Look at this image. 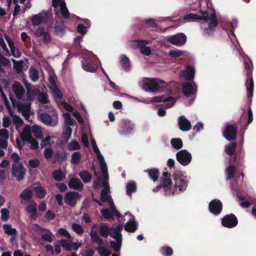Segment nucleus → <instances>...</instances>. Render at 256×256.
Masks as SVG:
<instances>
[{
	"instance_id": "1",
	"label": "nucleus",
	"mask_w": 256,
	"mask_h": 256,
	"mask_svg": "<svg viewBox=\"0 0 256 256\" xmlns=\"http://www.w3.org/2000/svg\"><path fill=\"white\" fill-rule=\"evenodd\" d=\"M98 224H94L90 228V235L92 241L98 245L96 250L101 256H110L111 254V252L106 248L102 246L104 244V240L98 234Z\"/></svg>"
},
{
	"instance_id": "2",
	"label": "nucleus",
	"mask_w": 256,
	"mask_h": 256,
	"mask_svg": "<svg viewBox=\"0 0 256 256\" xmlns=\"http://www.w3.org/2000/svg\"><path fill=\"white\" fill-rule=\"evenodd\" d=\"M244 66L245 70L247 71V80L246 82V86L247 90V96L250 100V104L252 102V98L253 96V92L254 88V82L252 78V62L250 64L244 60Z\"/></svg>"
},
{
	"instance_id": "3",
	"label": "nucleus",
	"mask_w": 256,
	"mask_h": 256,
	"mask_svg": "<svg viewBox=\"0 0 256 256\" xmlns=\"http://www.w3.org/2000/svg\"><path fill=\"white\" fill-rule=\"evenodd\" d=\"M165 84L164 81L159 79L146 78L143 83V88L146 91L154 92L160 88V84Z\"/></svg>"
},
{
	"instance_id": "4",
	"label": "nucleus",
	"mask_w": 256,
	"mask_h": 256,
	"mask_svg": "<svg viewBox=\"0 0 256 256\" xmlns=\"http://www.w3.org/2000/svg\"><path fill=\"white\" fill-rule=\"evenodd\" d=\"M82 66L84 70L92 72H96L98 68L93 56H84L82 60Z\"/></svg>"
},
{
	"instance_id": "5",
	"label": "nucleus",
	"mask_w": 256,
	"mask_h": 256,
	"mask_svg": "<svg viewBox=\"0 0 256 256\" xmlns=\"http://www.w3.org/2000/svg\"><path fill=\"white\" fill-rule=\"evenodd\" d=\"M173 178L174 182V188L176 190L178 188L180 192H182L186 189L188 182L182 174L174 173Z\"/></svg>"
},
{
	"instance_id": "6",
	"label": "nucleus",
	"mask_w": 256,
	"mask_h": 256,
	"mask_svg": "<svg viewBox=\"0 0 256 256\" xmlns=\"http://www.w3.org/2000/svg\"><path fill=\"white\" fill-rule=\"evenodd\" d=\"M218 24L216 14L215 13L211 14V20L208 22V27L204 30L203 35L204 36H213Z\"/></svg>"
},
{
	"instance_id": "7",
	"label": "nucleus",
	"mask_w": 256,
	"mask_h": 256,
	"mask_svg": "<svg viewBox=\"0 0 256 256\" xmlns=\"http://www.w3.org/2000/svg\"><path fill=\"white\" fill-rule=\"evenodd\" d=\"M238 129V126L235 124L226 125L223 132L224 138L228 141L236 140V138Z\"/></svg>"
},
{
	"instance_id": "8",
	"label": "nucleus",
	"mask_w": 256,
	"mask_h": 256,
	"mask_svg": "<svg viewBox=\"0 0 256 256\" xmlns=\"http://www.w3.org/2000/svg\"><path fill=\"white\" fill-rule=\"evenodd\" d=\"M178 162L183 166H188L192 161V154L186 150H182L176 154Z\"/></svg>"
},
{
	"instance_id": "9",
	"label": "nucleus",
	"mask_w": 256,
	"mask_h": 256,
	"mask_svg": "<svg viewBox=\"0 0 256 256\" xmlns=\"http://www.w3.org/2000/svg\"><path fill=\"white\" fill-rule=\"evenodd\" d=\"M186 36L185 34L182 32L178 33L172 35L167 38V42L176 46H182L186 42Z\"/></svg>"
},
{
	"instance_id": "10",
	"label": "nucleus",
	"mask_w": 256,
	"mask_h": 256,
	"mask_svg": "<svg viewBox=\"0 0 256 256\" xmlns=\"http://www.w3.org/2000/svg\"><path fill=\"white\" fill-rule=\"evenodd\" d=\"M49 20L48 14L46 12H44L36 14H34L32 17V24L33 26H39L41 24H46Z\"/></svg>"
},
{
	"instance_id": "11",
	"label": "nucleus",
	"mask_w": 256,
	"mask_h": 256,
	"mask_svg": "<svg viewBox=\"0 0 256 256\" xmlns=\"http://www.w3.org/2000/svg\"><path fill=\"white\" fill-rule=\"evenodd\" d=\"M238 224V218L233 214H226L222 218V224L225 228H232L236 226Z\"/></svg>"
},
{
	"instance_id": "12",
	"label": "nucleus",
	"mask_w": 256,
	"mask_h": 256,
	"mask_svg": "<svg viewBox=\"0 0 256 256\" xmlns=\"http://www.w3.org/2000/svg\"><path fill=\"white\" fill-rule=\"evenodd\" d=\"M80 198L81 195L78 192H70L66 194L64 202L66 204L74 207L76 205L77 200Z\"/></svg>"
},
{
	"instance_id": "13",
	"label": "nucleus",
	"mask_w": 256,
	"mask_h": 256,
	"mask_svg": "<svg viewBox=\"0 0 256 256\" xmlns=\"http://www.w3.org/2000/svg\"><path fill=\"white\" fill-rule=\"evenodd\" d=\"M26 172V170L22 164L12 165V175L16 178L18 181L20 182L24 178Z\"/></svg>"
},
{
	"instance_id": "14",
	"label": "nucleus",
	"mask_w": 256,
	"mask_h": 256,
	"mask_svg": "<svg viewBox=\"0 0 256 256\" xmlns=\"http://www.w3.org/2000/svg\"><path fill=\"white\" fill-rule=\"evenodd\" d=\"M210 212L216 216L218 215L222 210V204L218 199H214L211 200L208 204Z\"/></svg>"
},
{
	"instance_id": "15",
	"label": "nucleus",
	"mask_w": 256,
	"mask_h": 256,
	"mask_svg": "<svg viewBox=\"0 0 256 256\" xmlns=\"http://www.w3.org/2000/svg\"><path fill=\"white\" fill-rule=\"evenodd\" d=\"M59 242L63 249L68 252L72 250H76L82 246L80 243L72 242L69 240L61 239Z\"/></svg>"
},
{
	"instance_id": "16",
	"label": "nucleus",
	"mask_w": 256,
	"mask_h": 256,
	"mask_svg": "<svg viewBox=\"0 0 256 256\" xmlns=\"http://www.w3.org/2000/svg\"><path fill=\"white\" fill-rule=\"evenodd\" d=\"M120 127L121 134L124 135H128L134 130V125L129 120H122L121 122Z\"/></svg>"
},
{
	"instance_id": "17",
	"label": "nucleus",
	"mask_w": 256,
	"mask_h": 256,
	"mask_svg": "<svg viewBox=\"0 0 256 256\" xmlns=\"http://www.w3.org/2000/svg\"><path fill=\"white\" fill-rule=\"evenodd\" d=\"M12 90L18 100H22L25 94L22 85L18 81H15L12 85Z\"/></svg>"
},
{
	"instance_id": "18",
	"label": "nucleus",
	"mask_w": 256,
	"mask_h": 256,
	"mask_svg": "<svg viewBox=\"0 0 256 256\" xmlns=\"http://www.w3.org/2000/svg\"><path fill=\"white\" fill-rule=\"evenodd\" d=\"M178 125L180 130L182 132H188L192 128L190 122L183 116L178 118Z\"/></svg>"
},
{
	"instance_id": "19",
	"label": "nucleus",
	"mask_w": 256,
	"mask_h": 256,
	"mask_svg": "<svg viewBox=\"0 0 256 256\" xmlns=\"http://www.w3.org/2000/svg\"><path fill=\"white\" fill-rule=\"evenodd\" d=\"M122 229V226L120 224H113L110 228V236L114 238L116 241H118V239L120 240L122 239V234L120 233Z\"/></svg>"
},
{
	"instance_id": "20",
	"label": "nucleus",
	"mask_w": 256,
	"mask_h": 256,
	"mask_svg": "<svg viewBox=\"0 0 256 256\" xmlns=\"http://www.w3.org/2000/svg\"><path fill=\"white\" fill-rule=\"evenodd\" d=\"M68 186L70 188L82 191L84 188V184L78 178H72L70 179Z\"/></svg>"
},
{
	"instance_id": "21",
	"label": "nucleus",
	"mask_w": 256,
	"mask_h": 256,
	"mask_svg": "<svg viewBox=\"0 0 256 256\" xmlns=\"http://www.w3.org/2000/svg\"><path fill=\"white\" fill-rule=\"evenodd\" d=\"M35 226L38 227L40 230V232H46L47 233L46 234H43L41 236V238L42 240L44 242H52V232L49 229H47L46 228H42L38 224H35Z\"/></svg>"
},
{
	"instance_id": "22",
	"label": "nucleus",
	"mask_w": 256,
	"mask_h": 256,
	"mask_svg": "<svg viewBox=\"0 0 256 256\" xmlns=\"http://www.w3.org/2000/svg\"><path fill=\"white\" fill-rule=\"evenodd\" d=\"M195 70L192 66L189 65L186 67V69L182 72V76L188 80H192L194 76Z\"/></svg>"
},
{
	"instance_id": "23",
	"label": "nucleus",
	"mask_w": 256,
	"mask_h": 256,
	"mask_svg": "<svg viewBox=\"0 0 256 256\" xmlns=\"http://www.w3.org/2000/svg\"><path fill=\"white\" fill-rule=\"evenodd\" d=\"M182 92L186 97H190L194 94V90L192 84L186 82L182 84Z\"/></svg>"
},
{
	"instance_id": "24",
	"label": "nucleus",
	"mask_w": 256,
	"mask_h": 256,
	"mask_svg": "<svg viewBox=\"0 0 256 256\" xmlns=\"http://www.w3.org/2000/svg\"><path fill=\"white\" fill-rule=\"evenodd\" d=\"M26 210L30 214V218L32 220H35L38 218V210L35 206L32 204L27 205Z\"/></svg>"
},
{
	"instance_id": "25",
	"label": "nucleus",
	"mask_w": 256,
	"mask_h": 256,
	"mask_svg": "<svg viewBox=\"0 0 256 256\" xmlns=\"http://www.w3.org/2000/svg\"><path fill=\"white\" fill-rule=\"evenodd\" d=\"M170 174L168 172H165L162 173V176L161 178L162 180V186L164 189L167 188L168 187L170 186L172 183L170 178Z\"/></svg>"
},
{
	"instance_id": "26",
	"label": "nucleus",
	"mask_w": 256,
	"mask_h": 256,
	"mask_svg": "<svg viewBox=\"0 0 256 256\" xmlns=\"http://www.w3.org/2000/svg\"><path fill=\"white\" fill-rule=\"evenodd\" d=\"M144 172L148 174L150 178L152 179L154 182H155L158 180L160 174L158 169L156 168L147 169L144 170Z\"/></svg>"
},
{
	"instance_id": "27",
	"label": "nucleus",
	"mask_w": 256,
	"mask_h": 256,
	"mask_svg": "<svg viewBox=\"0 0 256 256\" xmlns=\"http://www.w3.org/2000/svg\"><path fill=\"white\" fill-rule=\"evenodd\" d=\"M20 137L23 141H27L29 138H32L29 125L27 124L24 127L22 132L20 134Z\"/></svg>"
},
{
	"instance_id": "28",
	"label": "nucleus",
	"mask_w": 256,
	"mask_h": 256,
	"mask_svg": "<svg viewBox=\"0 0 256 256\" xmlns=\"http://www.w3.org/2000/svg\"><path fill=\"white\" fill-rule=\"evenodd\" d=\"M32 196V191L28 188L24 189L20 194V197L22 200L27 202L30 201Z\"/></svg>"
},
{
	"instance_id": "29",
	"label": "nucleus",
	"mask_w": 256,
	"mask_h": 256,
	"mask_svg": "<svg viewBox=\"0 0 256 256\" xmlns=\"http://www.w3.org/2000/svg\"><path fill=\"white\" fill-rule=\"evenodd\" d=\"M138 229V224L134 220H130L124 226L125 230L130 232H134Z\"/></svg>"
},
{
	"instance_id": "30",
	"label": "nucleus",
	"mask_w": 256,
	"mask_h": 256,
	"mask_svg": "<svg viewBox=\"0 0 256 256\" xmlns=\"http://www.w3.org/2000/svg\"><path fill=\"white\" fill-rule=\"evenodd\" d=\"M150 44V42L147 40H132L130 43V46L133 49L140 48L142 45H146Z\"/></svg>"
},
{
	"instance_id": "31",
	"label": "nucleus",
	"mask_w": 256,
	"mask_h": 256,
	"mask_svg": "<svg viewBox=\"0 0 256 256\" xmlns=\"http://www.w3.org/2000/svg\"><path fill=\"white\" fill-rule=\"evenodd\" d=\"M236 142H232L226 146L224 148L225 152L230 156H233L236 150Z\"/></svg>"
},
{
	"instance_id": "32",
	"label": "nucleus",
	"mask_w": 256,
	"mask_h": 256,
	"mask_svg": "<svg viewBox=\"0 0 256 256\" xmlns=\"http://www.w3.org/2000/svg\"><path fill=\"white\" fill-rule=\"evenodd\" d=\"M98 228H100V234L102 238H106L110 236V228L108 226L107 224H103L100 226H98Z\"/></svg>"
},
{
	"instance_id": "33",
	"label": "nucleus",
	"mask_w": 256,
	"mask_h": 256,
	"mask_svg": "<svg viewBox=\"0 0 256 256\" xmlns=\"http://www.w3.org/2000/svg\"><path fill=\"white\" fill-rule=\"evenodd\" d=\"M78 176L84 183H88L92 178V175L87 170H82L78 173Z\"/></svg>"
},
{
	"instance_id": "34",
	"label": "nucleus",
	"mask_w": 256,
	"mask_h": 256,
	"mask_svg": "<svg viewBox=\"0 0 256 256\" xmlns=\"http://www.w3.org/2000/svg\"><path fill=\"white\" fill-rule=\"evenodd\" d=\"M66 26H65L63 24H60L58 22H56L54 26V32L58 36L63 35L66 32Z\"/></svg>"
},
{
	"instance_id": "35",
	"label": "nucleus",
	"mask_w": 256,
	"mask_h": 256,
	"mask_svg": "<svg viewBox=\"0 0 256 256\" xmlns=\"http://www.w3.org/2000/svg\"><path fill=\"white\" fill-rule=\"evenodd\" d=\"M40 119L41 121L47 126H51L52 119V116L46 112H44L40 114Z\"/></svg>"
},
{
	"instance_id": "36",
	"label": "nucleus",
	"mask_w": 256,
	"mask_h": 256,
	"mask_svg": "<svg viewBox=\"0 0 256 256\" xmlns=\"http://www.w3.org/2000/svg\"><path fill=\"white\" fill-rule=\"evenodd\" d=\"M52 176L56 180L61 181L65 178L66 174L62 170H56L53 171Z\"/></svg>"
},
{
	"instance_id": "37",
	"label": "nucleus",
	"mask_w": 256,
	"mask_h": 256,
	"mask_svg": "<svg viewBox=\"0 0 256 256\" xmlns=\"http://www.w3.org/2000/svg\"><path fill=\"white\" fill-rule=\"evenodd\" d=\"M33 189L36 194L38 198L42 199L46 196V192L45 188L41 186H38L34 187Z\"/></svg>"
},
{
	"instance_id": "38",
	"label": "nucleus",
	"mask_w": 256,
	"mask_h": 256,
	"mask_svg": "<svg viewBox=\"0 0 256 256\" xmlns=\"http://www.w3.org/2000/svg\"><path fill=\"white\" fill-rule=\"evenodd\" d=\"M110 192L108 189L102 190L100 192V200L102 202H109L110 200H112L111 196L108 194Z\"/></svg>"
},
{
	"instance_id": "39",
	"label": "nucleus",
	"mask_w": 256,
	"mask_h": 256,
	"mask_svg": "<svg viewBox=\"0 0 256 256\" xmlns=\"http://www.w3.org/2000/svg\"><path fill=\"white\" fill-rule=\"evenodd\" d=\"M126 193L128 196H131L132 193L136 190V186L134 182H128L126 186Z\"/></svg>"
},
{
	"instance_id": "40",
	"label": "nucleus",
	"mask_w": 256,
	"mask_h": 256,
	"mask_svg": "<svg viewBox=\"0 0 256 256\" xmlns=\"http://www.w3.org/2000/svg\"><path fill=\"white\" fill-rule=\"evenodd\" d=\"M172 146L176 150L180 149L183 146L182 140L180 138H173L170 140Z\"/></svg>"
},
{
	"instance_id": "41",
	"label": "nucleus",
	"mask_w": 256,
	"mask_h": 256,
	"mask_svg": "<svg viewBox=\"0 0 256 256\" xmlns=\"http://www.w3.org/2000/svg\"><path fill=\"white\" fill-rule=\"evenodd\" d=\"M3 229L4 232L10 236L14 235L17 233V230L15 228H12L10 224H5L3 226Z\"/></svg>"
},
{
	"instance_id": "42",
	"label": "nucleus",
	"mask_w": 256,
	"mask_h": 256,
	"mask_svg": "<svg viewBox=\"0 0 256 256\" xmlns=\"http://www.w3.org/2000/svg\"><path fill=\"white\" fill-rule=\"evenodd\" d=\"M235 170V166L232 165H230L226 168V174L227 180H230L234 177Z\"/></svg>"
},
{
	"instance_id": "43",
	"label": "nucleus",
	"mask_w": 256,
	"mask_h": 256,
	"mask_svg": "<svg viewBox=\"0 0 256 256\" xmlns=\"http://www.w3.org/2000/svg\"><path fill=\"white\" fill-rule=\"evenodd\" d=\"M82 158V154L79 152H74L72 155L70 162L73 164H78Z\"/></svg>"
},
{
	"instance_id": "44",
	"label": "nucleus",
	"mask_w": 256,
	"mask_h": 256,
	"mask_svg": "<svg viewBox=\"0 0 256 256\" xmlns=\"http://www.w3.org/2000/svg\"><path fill=\"white\" fill-rule=\"evenodd\" d=\"M120 63L123 68L127 70L130 68V60L126 55H122Z\"/></svg>"
},
{
	"instance_id": "45",
	"label": "nucleus",
	"mask_w": 256,
	"mask_h": 256,
	"mask_svg": "<svg viewBox=\"0 0 256 256\" xmlns=\"http://www.w3.org/2000/svg\"><path fill=\"white\" fill-rule=\"evenodd\" d=\"M153 101L154 102H175L174 98L172 96H168L164 98L162 96H158L153 98Z\"/></svg>"
},
{
	"instance_id": "46",
	"label": "nucleus",
	"mask_w": 256,
	"mask_h": 256,
	"mask_svg": "<svg viewBox=\"0 0 256 256\" xmlns=\"http://www.w3.org/2000/svg\"><path fill=\"white\" fill-rule=\"evenodd\" d=\"M32 130L34 136L36 138H40L42 136V132L40 128L38 125H34L32 128Z\"/></svg>"
},
{
	"instance_id": "47",
	"label": "nucleus",
	"mask_w": 256,
	"mask_h": 256,
	"mask_svg": "<svg viewBox=\"0 0 256 256\" xmlns=\"http://www.w3.org/2000/svg\"><path fill=\"white\" fill-rule=\"evenodd\" d=\"M56 157L58 162L65 161L67 158V154L64 151L57 152L56 154Z\"/></svg>"
},
{
	"instance_id": "48",
	"label": "nucleus",
	"mask_w": 256,
	"mask_h": 256,
	"mask_svg": "<svg viewBox=\"0 0 256 256\" xmlns=\"http://www.w3.org/2000/svg\"><path fill=\"white\" fill-rule=\"evenodd\" d=\"M202 16L198 15V20H204L206 22H210L211 20V15L210 16L207 11H200Z\"/></svg>"
},
{
	"instance_id": "49",
	"label": "nucleus",
	"mask_w": 256,
	"mask_h": 256,
	"mask_svg": "<svg viewBox=\"0 0 256 256\" xmlns=\"http://www.w3.org/2000/svg\"><path fill=\"white\" fill-rule=\"evenodd\" d=\"M160 252L163 256H172L173 254V250L170 246H163Z\"/></svg>"
},
{
	"instance_id": "50",
	"label": "nucleus",
	"mask_w": 256,
	"mask_h": 256,
	"mask_svg": "<svg viewBox=\"0 0 256 256\" xmlns=\"http://www.w3.org/2000/svg\"><path fill=\"white\" fill-rule=\"evenodd\" d=\"M116 242L115 241H114V240H112L110 242V246L114 248V250L118 252H119L120 250V247H121V244H122V239H120V240H118V241H116Z\"/></svg>"
},
{
	"instance_id": "51",
	"label": "nucleus",
	"mask_w": 256,
	"mask_h": 256,
	"mask_svg": "<svg viewBox=\"0 0 256 256\" xmlns=\"http://www.w3.org/2000/svg\"><path fill=\"white\" fill-rule=\"evenodd\" d=\"M184 20L188 22L198 21V15L192 13H190L185 15L183 18Z\"/></svg>"
},
{
	"instance_id": "52",
	"label": "nucleus",
	"mask_w": 256,
	"mask_h": 256,
	"mask_svg": "<svg viewBox=\"0 0 256 256\" xmlns=\"http://www.w3.org/2000/svg\"><path fill=\"white\" fill-rule=\"evenodd\" d=\"M38 99L40 102L42 104L48 103V94L45 92H40Z\"/></svg>"
},
{
	"instance_id": "53",
	"label": "nucleus",
	"mask_w": 256,
	"mask_h": 256,
	"mask_svg": "<svg viewBox=\"0 0 256 256\" xmlns=\"http://www.w3.org/2000/svg\"><path fill=\"white\" fill-rule=\"evenodd\" d=\"M66 124L68 126H72L76 123L75 120L72 118L69 112H66L64 114Z\"/></svg>"
},
{
	"instance_id": "54",
	"label": "nucleus",
	"mask_w": 256,
	"mask_h": 256,
	"mask_svg": "<svg viewBox=\"0 0 256 256\" xmlns=\"http://www.w3.org/2000/svg\"><path fill=\"white\" fill-rule=\"evenodd\" d=\"M80 148V145L78 142L76 140H72L68 144V150H78Z\"/></svg>"
},
{
	"instance_id": "55",
	"label": "nucleus",
	"mask_w": 256,
	"mask_h": 256,
	"mask_svg": "<svg viewBox=\"0 0 256 256\" xmlns=\"http://www.w3.org/2000/svg\"><path fill=\"white\" fill-rule=\"evenodd\" d=\"M100 212L105 218L114 220L113 214L108 209H102L100 210Z\"/></svg>"
},
{
	"instance_id": "56",
	"label": "nucleus",
	"mask_w": 256,
	"mask_h": 256,
	"mask_svg": "<svg viewBox=\"0 0 256 256\" xmlns=\"http://www.w3.org/2000/svg\"><path fill=\"white\" fill-rule=\"evenodd\" d=\"M72 230L78 234H82L84 232V230L82 227L78 224H72Z\"/></svg>"
},
{
	"instance_id": "57",
	"label": "nucleus",
	"mask_w": 256,
	"mask_h": 256,
	"mask_svg": "<svg viewBox=\"0 0 256 256\" xmlns=\"http://www.w3.org/2000/svg\"><path fill=\"white\" fill-rule=\"evenodd\" d=\"M12 62L14 63V68L18 72H20L22 70V68L23 67V61L19 60L16 61L15 60L12 59Z\"/></svg>"
},
{
	"instance_id": "58",
	"label": "nucleus",
	"mask_w": 256,
	"mask_h": 256,
	"mask_svg": "<svg viewBox=\"0 0 256 256\" xmlns=\"http://www.w3.org/2000/svg\"><path fill=\"white\" fill-rule=\"evenodd\" d=\"M1 220L2 221L6 222L9 218L10 212L9 210L6 208H2L1 210Z\"/></svg>"
},
{
	"instance_id": "59",
	"label": "nucleus",
	"mask_w": 256,
	"mask_h": 256,
	"mask_svg": "<svg viewBox=\"0 0 256 256\" xmlns=\"http://www.w3.org/2000/svg\"><path fill=\"white\" fill-rule=\"evenodd\" d=\"M12 116L13 122L16 126H20L23 124L24 122L18 116L12 115Z\"/></svg>"
},
{
	"instance_id": "60",
	"label": "nucleus",
	"mask_w": 256,
	"mask_h": 256,
	"mask_svg": "<svg viewBox=\"0 0 256 256\" xmlns=\"http://www.w3.org/2000/svg\"><path fill=\"white\" fill-rule=\"evenodd\" d=\"M100 169L102 170V172L104 174V178L108 180V168L105 162L100 164Z\"/></svg>"
},
{
	"instance_id": "61",
	"label": "nucleus",
	"mask_w": 256,
	"mask_h": 256,
	"mask_svg": "<svg viewBox=\"0 0 256 256\" xmlns=\"http://www.w3.org/2000/svg\"><path fill=\"white\" fill-rule=\"evenodd\" d=\"M4 58L6 60L0 58V72L2 73L5 72L4 69L2 68V66H6L10 64V62L8 58L5 56Z\"/></svg>"
},
{
	"instance_id": "62",
	"label": "nucleus",
	"mask_w": 256,
	"mask_h": 256,
	"mask_svg": "<svg viewBox=\"0 0 256 256\" xmlns=\"http://www.w3.org/2000/svg\"><path fill=\"white\" fill-rule=\"evenodd\" d=\"M183 54L184 52L180 50H170L168 52V55L172 58H178Z\"/></svg>"
},
{
	"instance_id": "63",
	"label": "nucleus",
	"mask_w": 256,
	"mask_h": 256,
	"mask_svg": "<svg viewBox=\"0 0 256 256\" xmlns=\"http://www.w3.org/2000/svg\"><path fill=\"white\" fill-rule=\"evenodd\" d=\"M26 142L31 144V145L30 146V149L36 150L38 148V141L34 139V138H29Z\"/></svg>"
},
{
	"instance_id": "64",
	"label": "nucleus",
	"mask_w": 256,
	"mask_h": 256,
	"mask_svg": "<svg viewBox=\"0 0 256 256\" xmlns=\"http://www.w3.org/2000/svg\"><path fill=\"white\" fill-rule=\"evenodd\" d=\"M140 52L142 54L146 56H149L152 53L150 48L146 46V45H142L140 46Z\"/></svg>"
}]
</instances>
